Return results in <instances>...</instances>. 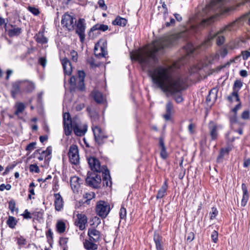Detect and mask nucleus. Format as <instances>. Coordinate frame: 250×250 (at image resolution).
Wrapping results in <instances>:
<instances>
[{
    "instance_id": "f257e3e1",
    "label": "nucleus",
    "mask_w": 250,
    "mask_h": 250,
    "mask_svg": "<svg viewBox=\"0 0 250 250\" xmlns=\"http://www.w3.org/2000/svg\"><path fill=\"white\" fill-rule=\"evenodd\" d=\"M188 36L187 30L171 35L154 42L151 47L136 52L133 56L144 70H148L153 83L167 95H173L185 90L187 80L182 75L174 74L171 66H159L151 69L158 62L156 53L165 47L176 44L179 40H186Z\"/></svg>"
},
{
    "instance_id": "f03ea898",
    "label": "nucleus",
    "mask_w": 250,
    "mask_h": 250,
    "mask_svg": "<svg viewBox=\"0 0 250 250\" xmlns=\"http://www.w3.org/2000/svg\"><path fill=\"white\" fill-rule=\"evenodd\" d=\"M228 11L225 6L224 0H212L208 4L203 8L202 11L199 14L201 17L207 16V18L203 19L198 25H191V31L196 32L201 28L209 24L213 21L214 14L221 15Z\"/></svg>"
},
{
    "instance_id": "7ed1b4c3",
    "label": "nucleus",
    "mask_w": 250,
    "mask_h": 250,
    "mask_svg": "<svg viewBox=\"0 0 250 250\" xmlns=\"http://www.w3.org/2000/svg\"><path fill=\"white\" fill-rule=\"evenodd\" d=\"M238 21H235L229 24L226 25L225 26L222 27L220 29V31L217 32L215 34H210L208 40L205 41V44H209L210 41L213 39L214 38H217L216 39V43L218 45H221L223 44L225 42V37L223 36H218V34L220 33H224L228 31H231L235 30L236 28H237V23Z\"/></svg>"
},
{
    "instance_id": "20e7f679",
    "label": "nucleus",
    "mask_w": 250,
    "mask_h": 250,
    "mask_svg": "<svg viewBox=\"0 0 250 250\" xmlns=\"http://www.w3.org/2000/svg\"><path fill=\"white\" fill-rule=\"evenodd\" d=\"M85 182L89 186L94 188H98L101 186V176L98 173L88 172Z\"/></svg>"
},
{
    "instance_id": "39448f33",
    "label": "nucleus",
    "mask_w": 250,
    "mask_h": 250,
    "mask_svg": "<svg viewBox=\"0 0 250 250\" xmlns=\"http://www.w3.org/2000/svg\"><path fill=\"white\" fill-rule=\"evenodd\" d=\"M85 77V74L83 71L79 70L78 71V77L76 78L72 76L70 78L69 83L72 86H75L77 82L78 84V88L80 91H83L85 88L84 80Z\"/></svg>"
},
{
    "instance_id": "423d86ee",
    "label": "nucleus",
    "mask_w": 250,
    "mask_h": 250,
    "mask_svg": "<svg viewBox=\"0 0 250 250\" xmlns=\"http://www.w3.org/2000/svg\"><path fill=\"white\" fill-rule=\"evenodd\" d=\"M75 27H76V33L78 35L80 41L83 42L85 38V29L86 24L85 20L83 18H80L77 21H75Z\"/></svg>"
},
{
    "instance_id": "0eeeda50",
    "label": "nucleus",
    "mask_w": 250,
    "mask_h": 250,
    "mask_svg": "<svg viewBox=\"0 0 250 250\" xmlns=\"http://www.w3.org/2000/svg\"><path fill=\"white\" fill-rule=\"evenodd\" d=\"M92 129L96 142L99 145H103L108 136L100 127L97 125L92 126Z\"/></svg>"
},
{
    "instance_id": "6e6552de",
    "label": "nucleus",
    "mask_w": 250,
    "mask_h": 250,
    "mask_svg": "<svg viewBox=\"0 0 250 250\" xmlns=\"http://www.w3.org/2000/svg\"><path fill=\"white\" fill-rule=\"evenodd\" d=\"M87 161L89 167L93 171V172L100 173L104 172L105 169H107L105 166L102 167L99 160L94 157H91L87 158Z\"/></svg>"
},
{
    "instance_id": "1a4fd4ad",
    "label": "nucleus",
    "mask_w": 250,
    "mask_h": 250,
    "mask_svg": "<svg viewBox=\"0 0 250 250\" xmlns=\"http://www.w3.org/2000/svg\"><path fill=\"white\" fill-rule=\"evenodd\" d=\"M96 210L99 216L104 218L110 211V206L107 202L100 201L97 203Z\"/></svg>"
},
{
    "instance_id": "9d476101",
    "label": "nucleus",
    "mask_w": 250,
    "mask_h": 250,
    "mask_svg": "<svg viewBox=\"0 0 250 250\" xmlns=\"http://www.w3.org/2000/svg\"><path fill=\"white\" fill-rule=\"evenodd\" d=\"M75 18L68 14H64L62 18L61 24L65 27L68 31H71L75 29Z\"/></svg>"
},
{
    "instance_id": "9b49d317",
    "label": "nucleus",
    "mask_w": 250,
    "mask_h": 250,
    "mask_svg": "<svg viewBox=\"0 0 250 250\" xmlns=\"http://www.w3.org/2000/svg\"><path fill=\"white\" fill-rule=\"evenodd\" d=\"M68 155L69 161L72 164L77 165L79 164L80 157L77 145H72L70 146Z\"/></svg>"
},
{
    "instance_id": "f8f14e48",
    "label": "nucleus",
    "mask_w": 250,
    "mask_h": 250,
    "mask_svg": "<svg viewBox=\"0 0 250 250\" xmlns=\"http://www.w3.org/2000/svg\"><path fill=\"white\" fill-rule=\"evenodd\" d=\"M243 85V83L240 80H236L233 85V91L232 93L227 97V100L229 102L232 103L233 102V98L235 97L236 101H240L238 92Z\"/></svg>"
},
{
    "instance_id": "ddd939ff",
    "label": "nucleus",
    "mask_w": 250,
    "mask_h": 250,
    "mask_svg": "<svg viewBox=\"0 0 250 250\" xmlns=\"http://www.w3.org/2000/svg\"><path fill=\"white\" fill-rule=\"evenodd\" d=\"M52 147L50 146H48L45 150L40 152V150L38 149L36 151L35 153H38L39 156L38 157V159L39 161H42L44 159L45 163L46 164L48 165L51 157L50 156L52 153Z\"/></svg>"
},
{
    "instance_id": "4468645a",
    "label": "nucleus",
    "mask_w": 250,
    "mask_h": 250,
    "mask_svg": "<svg viewBox=\"0 0 250 250\" xmlns=\"http://www.w3.org/2000/svg\"><path fill=\"white\" fill-rule=\"evenodd\" d=\"M208 128L211 140H216L218 136V131L222 128L221 126L217 125L212 121H210L208 123Z\"/></svg>"
},
{
    "instance_id": "2eb2a0df",
    "label": "nucleus",
    "mask_w": 250,
    "mask_h": 250,
    "mask_svg": "<svg viewBox=\"0 0 250 250\" xmlns=\"http://www.w3.org/2000/svg\"><path fill=\"white\" fill-rule=\"evenodd\" d=\"M22 91L21 87V80H17L11 83V89L10 93L11 96L16 99L19 94H21Z\"/></svg>"
},
{
    "instance_id": "dca6fc26",
    "label": "nucleus",
    "mask_w": 250,
    "mask_h": 250,
    "mask_svg": "<svg viewBox=\"0 0 250 250\" xmlns=\"http://www.w3.org/2000/svg\"><path fill=\"white\" fill-rule=\"evenodd\" d=\"M22 90L23 92L31 93L36 87L35 84L28 80H21Z\"/></svg>"
},
{
    "instance_id": "f3484780",
    "label": "nucleus",
    "mask_w": 250,
    "mask_h": 250,
    "mask_svg": "<svg viewBox=\"0 0 250 250\" xmlns=\"http://www.w3.org/2000/svg\"><path fill=\"white\" fill-rule=\"evenodd\" d=\"M87 221V219L85 215L78 214L77 215V219L75 221V224L80 230H82L85 229Z\"/></svg>"
},
{
    "instance_id": "a211bd4d",
    "label": "nucleus",
    "mask_w": 250,
    "mask_h": 250,
    "mask_svg": "<svg viewBox=\"0 0 250 250\" xmlns=\"http://www.w3.org/2000/svg\"><path fill=\"white\" fill-rule=\"evenodd\" d=\"M54 197V206L55 209L57 211H60L62 210L63 208V198L60 193H55Z\"/></svg>"
},
{
    "instance_id": "6ab92c4d",
    "label": "nucleus",
    "mask_w": 250,
    "mask_h": 250,
    "mask_svg": "<svg viewBox=\"0 0 250 250\" xmlns=\"http://www.w3.org/2000/svg\"><path fill=\"white\" fill-rule=\"evenodd\" d=\"M87 234L89 236V239L91 241L97 242L100 240V232L94 228L89 229Z\"/></svg>"
},
{
    "instance_id": "aec40b11",
    "label": "nucleus",
    "mask_w": 250,
    "mask_h": 250,
    "mask_svg": "<svg viewBox=\"0 0 250 250\" xmlns=\"http://www.w3.org/2000/svg\"><path fill=\"white\" fill-rule=\"evenodd\" d=\"M62 63L63 69L64 73L68 75H70L72 73V67L69 60L66 58H63L62 60Z\"/></svg>"
},
{
    "instance_id": "412c9836",
    "label": "nucleus",
    "mask_w": 250,
    "mask_h": 250,
    "mask_svg": "<svg viewBox=\"0 0 250 250\" xmlns=\"http://www.w3.org/2000/svg\"><path fill=\"white\" fill-rule=\"evenodd\" d=\"M73 131L77 136H83L87 131V125H83L81 126L75 123V125L73 126Z\"/></svg>"
},
{
    "instance_id": "4be33fe9",
    "label": "nucleus",
    "mask_w": 250,
    "mask_h": 250,
    "mask_svg": "<svg viewBox=\"0 0 250 250\" xmlns=\"http://www.w3.org/2000/svg\"><path fill=\"white\" fill-rule=\"evenodd\" d=\"M153 240L157 250H164L163 237L158 233H155L153 236Z\"/></svg>"
},
{
    "instance_id": "5701e85b",
    "label": "nucleus",
    "mask_w": 250,
    "mask_h": 250,
    "mask_svg": "<svg viewBox=\"0 0 250 250\" xmlns=\"http://www.w3.org/2000/svg\"><path fill=\"white\" fill-rule=\"evenodd\" d=\"M159 145L160 149V156L163 159H166L168 156V154L165 145L164 141L163 138L159 139Z\"/></svg>"
},
{
    "instance_id": "b1692460",
    "label": "nucleus",
    "mask_w": 250,
    "mask_h": 250,
    "mask_svg": "<svg viewBox=\"0 0 250 250\" xmlns=\"http://www.w3.org/2000/svg\"><path fill=\"white\" fill-rule=\"evenodd\" d=\"M242 190L243 191V197L241 200V206L245 207L249 200V195L248 194V188L245 184H242Z\"/></svg>"
},
{
    "instance_id": "393cba45",
    "label": "nucleus",
    "mask_w": 250,
    "mask_h": 250,
    "mask_svg": "<svg viewBox=\"0 0 250 250\" xmlns=\"http://www.w3.org/2000/svg\"><path fill=\"white\" fill-rule=\"evenodd\" d=\"M94 241L85 240L83 242L84 248L86 250H96L98 249V245L95 243Z\"/></svg>"
},
{
    "instance_id": "a878e982",
    "label": "nucleus",
    "mask_w": 250,
    "mask_h": 250,
    "mask_svg": "<svg viewBox=\"0 0 250 250\" xmlns=\"http://www.w3.org/2000/svg\"><path fill=\"white\" fill-rule=\"evenodd\" d=\"M167 181H165L163 183L160 189L158 190L156 195L157 199H161L166 195L167 190Z\"/></svg>"
},
{
    "instance_id": "bb28decb",
    "label": "nucleus",
    "mask_w": 250,
    "mask_h": 250,
    "mask_svg": "<svg viewBox=\"0 0 250 250\" xmlns=\"http://www.w3.org/2000/svg\"><path fill=\"white\" fill-rule=\"evenodd\" d=\"M63 127L64 131L66 136H69L71 132L72 129H73V126L75 125V122L67 123L64 120Z\"/></svg>"
},
{
    "instance_id": "cd10ccee",
    "label": "nucleus",
    "mask_w": 250,
    "mask_h": 250,
    "mask_svg": "<svg viewBox=\"0 0 250 250\" xmlns=\"http://www.w3.org/2000/svg\"><path fill=\"white\" fill-rule=\"evenodd\" d=\"M91 96L97 103H102L104 101V98L101 92L94 90L91 92Z\"/></svg>"
},
{
    "instance_id": "c85d7f7f",
    "label": "nucleus",
    "mask_w": 250,
    "mask_h": 250,
    "mask_svg": "<svg viewBox=\"0 0 250 250\" xmlns=\"http://www.w3.org/2000/svg\"><path fill=\"white\" fill-rule=\"evenodd\" d=\"M103 177V183L104 185L107 187L110 186L111 184V182L110 180V176L109 174V171L108 169H105L104 172H102Z\"/></svg>"
},
{
    "instance_id": "c756f323",
    "label": "nucleus",
    "mask_w": 250,
    "mask_h": 250,
    "mask_svg": "<svg viewBox=\"0 0 250 250\" xmlns=\"http://www.w3.org/2000/svg\"><path fill=\"white\" fill-rule=\"evenodd\" d=\"M127 21V20L125 18L118 16L114 21H112V23L114 25H119L124 27L126 25Z\"/></svg>"
},
{
    "instance_id": "7c9ffc66",
    "label": "nucleus",
    "mask_w": 250,
    "mask_h": 250,
    "mask_svg": "<svg viewBox=\"0 0 250 250\" xmlns=\"http://www.w3.org/2000/svg\"><path fill=\"white\" fill-rule=\"evenodd\" d=\"M16 110L15 111V115L19 116L20 114L22 113L25 108L24 104L21 102H17L15 105Z\"/></svg>"
},
{
    "instance_id": "2f4dec72",
    "label": "nucleus",
    "mask_w": 250,
    "mask_h": 250,
    "mask_svg": "<svg viewBox=\"0 0 250 250\" xmlns=\"http://www.w3.org/2000/svg\"><path fill=\"white\" fill-rule=\"evenodd\" d=\"M12 28L8 31V35L10 37L17 36L21 33V28L15 27L11 25Z\"/></svg>"
},
{
    "instance_id": "473e14b6",
    "label": "nucleus",
    "mask_w": 250,
    "mask_h": 250,
    "mask_svg": "<svg viewBox=\"0 0 250 250\" xmlns=\"http://www.w3.org/2000/svg\"><path fill=\"white\" fill-rule=\"evenodd\" d=\"M108 29V26L107 25L103 24H96L94 25L90 29L91 32H93L96 30H100L104 32Z\"/></svg>"
},
{
    "instance_id": "72a5a7b5",
    "label": "nucleus",
    "mask_w": 250,
    "mask_h": 250,
    "mask_svg": "<svg viewBox=\"0 0 250 250\" xmlns=\"http://www.w3.org/2000/svg\"><path fill=\"white\" fill-rule=\"evenodd\" d=\"M56 228L59 233H63L66 229L65 224L62 221H58L56 224Z\"/></svg>"
},
{
    "instance_id": "f704fd0d",
    "label": "nucleus",
    "mask_w": 250,
    "mask_h": 250,
    "mask_svg": "<svg viewBox=\"0 0 250 250\" xmlns=\"http://www.w3.org/2000/svg\"><path fill=\"white\" fill-rule=\"evenodd\" d=\"M35 38L36 41L40 43L44 44L48 41L47 39L43 35L42 33H39L35 36Z\"/></svg>"
},
{
    "instance_id": "c9c22d12",
    "label": "nucleus",
    "mask_w": 250,
    "mask_h": 250,
    "mask_svg": "<svg viewBox=\"0 0 250 250\" xmlns=\"http://www.w3.org/2000/svg\"><path fill=\"white\" fill-rule=\"evenodd\" d=\"M17 221L13 216H9L6 223L8 227L11 229H14L17 225Z\"/></svg>"
},
{
    "instance_id": "e433bc0d",
    "label": "nucleus",
    "mask_w": 250,
    "mask_h": 250,
    "mask_svg": "<svg viewBox=\"0 0 250 250\" xmlns=\"http://www.w3.org/2000/svg\"><path fill=\"white\" fill-rule=\"evenodd\" d=\"M217 99V93L213 92V90H211L208 95L207 96L206 98V101L207 102L209 103L210 102H214Z\"/></svg>"
},
{
    "instance_id": "4c0bfd02",
    "label": "nucleus",
    "mask_w": 250,
    "mask_h": 250,
    "mask_svg": "<svg viewBox=\"0 0 250 250\" xmlns=\"http://www.w3.org/2000/svg\"><path fill=\"white\" fill-rule=\"evenodd\" d=\"M184 49L185 50L188 55L191 54L194 50V47L191 43H188L184 47Z\"/></svg>"
},
{
    "instance_id": "58836bf2",
    "label": "nucleus",
    "mask_w": 250,
    "mask_h": 250,
    "mask_svg": "<svg viewBox=\"0 0 250 250\" xmlns=\"http://www.w3.org/2000/svg\"><path fill=\"white\" fill-rule=\"evenodd\" d=\"M17 243L20 247L24 246L27 244L26 240L22 236L17 237Z\"/></svg>"
},
{
    "instance_id": "ea45409f",
    "label": "nucleus",
    "mask_w": 250,
    "mask_h": 250,
    "mask_svg": "<svg viewBox=\"0 0 250 250\" xmlns=\"http://www.w3.org/2000/svg\"><path fill=\"white\" fill-rule=\"evenodd\" d=\"M120 217L121 219H125L126 216V210L125 208L122 205L120 210Z\"/></svg>"
},
{
    "instance_id": "a19ab883",
    "label": "nucleus",
    "mask_w": 250,
    "mask_h": 250,
    "mask_svg": "<svg viewBox=\"0 0 250 250\" xmlns=\"http://www.w3.org/2000/svg\"><path fill=\"white\" fill-rule=\"evenodd\" d=\"M68 241V238L66 237H62L60 238L59 243L60 245L62 247V248H64L65 247L68 248L67 246V244Z\"/></svg>"
},
{
    "instance_id": "79ce46f5",
    "label": "nucleus",
    "mask_w": 250,
    "mask_h": 250,
    "mask_svg": "<svg viewBox=\"0 0 250 250\" xmlns=\"http://www.w3.org/2000/svg\"><path fill=\"white\" fill-rule=\"evenodd\" d=\"M27 9L34 16H38L40 14V11L39 9L35 7L29 6L28 7Z\"/></svg>"
},
{
    "instance_id": "37998d69",
    "label": "nucleus",
    "mask_w": 250,
    "mask_h": 250,
    "mask_svg": "<svg viewBox=\"0 0 250 250\" xmlns=\"http://www.w3.org/2000/svg\"><path fill=\"white\" fill-rule=\"evenodd\" d=\"M70 55L71 56V60L73 62H77L78 55V53L76 51H75L74 50H71L70 52Z\"/></svg>"
},
{
    "instance_id": "c03bdc74",
    "label": "nucleus",
    "mask_w": 250,
    "mask_h": 250,
    "mask_svg": "<svg viewBox=\"0 0 250 250\" xmlns=\"http://www.w3.org/2000/svg\"><path fill=\"white\" fill-rule=\"evenodd\" d=\"M173 106L171 102H168L166 104V113L172 114Z\"/></svg>"
},
{
    "instance_id": "a18cd8bd",
    "label": "nucleus",
    "mask_w": 250,
    "mask_h": 250,
    "mask_svg": "<svg viewBox=\"0 0 250 250\" xmlns=\"http://www.w3.org/2000/svg\"><path fill=\"white\" fill-rule=\"evenodd\" d=\"M95 196V194L93 192H90L89 193H86L84 194L83 197L86 199L87 200H90L94 198Z\"/></svg>"
},
{
    "instance_id": "49530a36",
    "label": "nucleus",
    "mask_w": 250,
    "mask_h": 250,
    "mask_svg": "<svg viewBox=\"0 0 250 250\" xmlns=\"http://www.w3.org/2000/svg\"><path fill=\"white\" fill-rule=\"evenodd\" d=\"M218 232L216 230H214L211 235V238L212 241L215 243H216L218 241Z\"/></svg>"
},
{
    "instance_id": "de8ad7c7",
    "label": "nucleus",
    "mask_w": 250,
    "mask_h": 250,
    "mask_svg": "<svg viewBox=\"0 0 250 250\" xmlns=\"http://www.w3.org/2000/svg\"><path fill=\"white\" fill-rule=\"evenodd\" d=\"M29 170L30 172L38 173L40 172V168L36 165H31L29 167Z\"/></svg>"
},
{
    "instance_id": "09e8293b",
    "label": "nucleus",
    "mask_w": 250,
    "mask_h": 250,
    "mask_svg": "<svg viewBox=\"0 0 250 250\" xmlns=\"http://www.w3.org/2000/svg\"><path fill=\"white\" fill-rule=\"evenodd\" d=\"M218 214V211L216 209V208H211V211L210 212V219L213 220L214 219L217 214Z\"/></svg>"
},
{
    "instance_id": "8fccbe9b",
    "label": "nucleus",
    "mask_w": 250,
    "mask_h": 250,
    "mask_svg": "<svg viewBox=\"0 0 250 250\" xmlns=\"http://www.w3.org/2000/svg\"><path fill=\"white\" fill-rule=\"evenodd\" d=\"M64 120L67 123L74 122L71 121V117L69 113H65L63 114V123H64Z\"/></svg>"
},
{
    "instance_id": "3c124183",
    "label": "nucleus",
    "mask_w": 250,
    "mask_h": 250,
    "mask_svg": "<svg viewBox=\"0 0 250 250\" xmlns=\"http://www.w3.org/2000/svg\"><path fill=\"white\" fill-rule=\"evenodd\" d=\"M248 20V23L250 25V12L248 13H247L246 15L244 16L242 19H240L239 20H237V21H238V22L237 23V27L239 26V24H240V22L242 20Z\"/></svg>"
},
{
    "instance_id": "603ef678",
    "label": "nucleus",
    "mask_w": 250,
    "mask_h": 250,
    "mask_svg": "<svg viewBox=\"0 0 250 250\" xmlns=\"http://www.w3.org/2000/svg\"><path fill=\"white\" fill-rule=\"evenodd\" d=\"M36 145V142L31 143L26 146V150L28 151L31 152L35 148Z\"/></svg>"
},
{
    "instance_id": "864d4df0",
    "label": "nucleus",
    "mask_w": 250,
    "mask_h": 250,
    "mask_svg": "<svg viewBox=\"0 0 250 250\" xmlns=\"http://www.w3.org/2000/svg\"><path fill=\"white\" fill-rule=\"evenodd\" d=\"M21 215L25 219H30L32 218L31 213L28 211V209H25Z\"/></svg>"
},
{
    "instance_id": "5fc2aeb1",
    "label": "nucleus",
    "mask_w": 250,
    "mask_h": 250,
    "mask_svg": "<svg viewBox=\"0 0 250 250\" xmlns=\"http://www.w3.org/2000/svg\"><path fill=\"white\" fill-rule=\"evenodd\" d=\"M241 55L244 60H247L250 57V52L249 51H242Z\"/></svg>"
},
{
    "instance_id": "6e6d98bb",
    "label": "nucleus",
    "mask_w": 250,
    "mask_h": 250,
    "mask_svg": "<svg viewBox=\"0 0 250 250\" xmlns=\"http://www.w3.org/2000/svg\"><path fill=\"white\" fill-rule=\"evenodd\" d=\"M241 117L244 120L249 119L250 118V111L249 110L244 111L241 114Z\"/></svg>"
},
{
    "instance_id": "4d7b16f0",
    "label": "nucleus",
    "mask_w": 250,
    "mask_h": 250,
    "mask_svg": "<svg viewBox=\"0 0 250 250\" xmlns=\"http://www.w3.org/2000/svg\"><path fill=\"white\" fill-rule=\"evenodd\" d=\"M9 204V208L12 212H14L15 207L16 203L13 200H11L8 203Z\"/></svg>"
},
{
    "instance_id": "13d9d810",
    "label": "nucleus",
    "mask_w": 250,
    "mask_h": 250,
    "mask_svg": "<svg viewBox=\"0 0 250 250\" xmlns=\"http://www.w3.org/2000/svg\"><path fill=\"white\" fill-rule=\"evenodd\" d=\"M237 113H233L229 117V121L231 124H235L237 122Z\"/></svg>"
},
{
    "instance_id": "bf43d9fd",
    "label": "nucleus",
    "mask_w": 250,
    "mask_h": 250,
    "mask_svg": "<svg viewBox=\"0 0 250 250\" xmlns=\"http://www.w3.org/2000/svg\"><path fill=\"white\" fill-rule=\"evenodd\" d=\"M195 126V125L192 123L188 125V130L191 134H193L194 133V129Z\"/></svg>"
},
{
    "instance_id": "052dcab7",
    "label": "nucleus",
    "mask_w": 250,
    "mask_h": 250,
    "mask_svg": "<svg viewBox=\"0 0 250 250\" xmlns=\"http://www.w3.org/2000/svg\"><path fill=\"white\" fill-rule=\"evenodd\" d=\"M98 3L100 8H101L103 10H106L107 7L105 4L104 0H99Z\"/></svg>"
},
{
    "instance_id": "680f3d73",
    "label": "nucleus",
    "mask_w": 250,
    "mask_h": 250,
    "mask_svg": "<svg viewBox=\"0 0 250 250\" xmlns=\"http://www.w3.org/2000/svg\"><path fill=\"white\" fill-rule=\"evenodd\" d=\"M229 151V149L228 148H222L220 151V155L219 157H223L226 153H228Z\"/></svg>"
},
{
    "instance_id": "e2e57ef3",
    "label": "nucleus",
    "mask_w": 250,
    "mask_h": 250,
    "mask_svg": "<svg viewBox=\"0 0 250 250\" xmlns=\"http://www.w3.org/2000/svg\"><path fill=\"white\" fill-rule=\"evenodd\" d=\"M239 103L237 104L233 109H232L231 111L233 112V113H237V111L240 109L241 107V104L240 101Z\"/></svg>"
},
{
    "instance_id": "0e129e2a",
    "label": "nucleus",
    "mask_w": 250,
    "mask_h": 250,
    "mask_svg": "<svg viewBox=\"0 0 250 250\" xmlns=\"http://www.w3.org/2000/svg\"><path fill=\"white\" fill-rule=\"evenodd\" d=\"M194 239V233L192 232H190L189 233H188V235L187 237V240L189 241L190 242L193 240Z\"/></svg>"
},
{
    "instance_id": "69168bd1",
    "label": "nucleus",
    "mask_w": 250,
    "mask_h": 250,
    "mask_svg": "<svg viewBox=\"0 0 250 250\" xmlns=\"http://www.w3.org/2000/svg\"><path fill=\"white\" fill-rule=\"evenodd\" d=\"M39 63L43 67H44L46 64V60L43 57L40 58L39 60Z\"/></svg>"
},
{
    "instance_id": "338daca9",
    "label": "nucleus",
    "mask_w": 250,
    "mask_h": 250,
    "mask_svg": "<svg viewBox=\"0 0 250 250\" xmlns=\"http://www.w3.org/2000/svg\"><path fill=\"white\" fill-rule=\"evenodd\" d=\"M228 54V50L226 48L222 49L220 51V55L222 57H225Z\"/></svg>"
},
{
    "instance_id": "774afa93",
    "label": "nucleus",
    "mask_w": 250,
    "mask_h": 250,
    "mask_svg": "<svg viewBox=\"0 0 250 250\" xmlns=\"http://www.w3.org/2000/svg\"><path fill=\"white\" fill-rule=\"evenodd\" d=\"M250 165V159H246L244 160L243 163L244 167H248Z\"/></svg>"
}]
</instances>
